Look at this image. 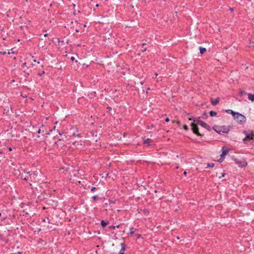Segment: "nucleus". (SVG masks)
<instances>
[{
  "label": "nucleus",
  "instance_id": "f257e3e1",
  "mask_svg": "<svg viewBox=\"0 0 254 254\" xmlns=\"http://www.w3.org/2000/svg\"><path fill=\"white\" fill-rule=\"evenodd\" d=\"M24 172L26 173L27 175H28L29 180H30L31 182H36L39 181V179H38L37 177L38 175L40 174V171L36 170L34 172H27L25 170H24Z\"/></svg>",
  "mask_w": 254,
  "mask_h": 254
},
{
  "label": "nucleus",
  "instance_id": "f03ea898",
  "mask_svg": "<svg viewBox=\"0 0 254 254\" xmlns=\"http://www.w3.org/2000/svg\"><path fill=\"white\" fill-rule=\"evenodd\" d=\"M233 118L240 124H243L246 121V117L238 112H236Z\"/></svg>",
  "mask_w": 254,
  "mask_h": 254
},
{
  "label": "nucleus",
  "instance_id": "7ed1b4c3",
  "mask_svg": "<svg viewBox=\"0 0 254 254\" xmlns=\"http://www.w3.org/2000/svg\"><path fill=\"white\" fill-rule=\"evenodd\" d=\"M190 126L191 127V130L193 132V133L195 134L196 135H197V136H202V135L201 134L199 131H198V127H197V124L194 123H191L190 124Z\"/></svg>",
  "mask_w": 254,
  "mask_h": 254
},
{
  "label": "nucleus",
  "instance_id": "20e7f679",
  "mask_svg": "<svg viewBox=\"0 0 254 254\" xmlns=\"http://www.w3.org/2000/svg\"><path fill=\"white\" fill-rule=\"evenodd\" d=\"M232 159L235 162L236 164H237L239 167H245L248 165V163L245 160H244L243 161H239L237 159L234 157L232 158Z\"/></svg>",
  "mask_w": 254,
  "mask_h": 254
},
{
  "label": "nucleus",
  "instance_id": "39448f33",
  "mask_svg": "<svg viewBox=\"0 0 254 254\" xmlns=\"http://www.w3.org/2000/svg\"><path fill=\"white\" fill-rule=\"evenodd\" d=\"M244 133H245V134H247V133L248 136L250 138V139L254 141V133L253 131L250 130H248V131L244 130Z\"/></svg>",
  "mask_w": 254,
  "mask_h": 254
},
{
  "label": "nucleus",
  "instance_id": "423d86ee",
  "mask_svg": "<svg viewBox=\"0 0 254 254\" xmlns=\"http://www.w3.org/2000/svg\"><path fill=\"white\" fill-rule=\"evenodd\" d=\"M143 143L147 144V146H150L153 143V141L150 138H146L145 137H142Z\"/></svg>",
  "mask_w": 254,
  "mask_h": 254
},
{
  "label": "nucleus",
  "instance_id": "0eeeda50",
  "mask_svg": "<svg viewBox=\"0 0 254 254\" xmlns=\"http://www.w3.org/2000/svg\"><path fill=\"white\" fill-rule=\"evenodd\" d=\"M230 150L227 147H223L222 149V152L221 155V158H220V160H221L222 157H224L230 151ZM219 161L221 162L222 161L219 160Z\"/></svg>",
  "mask_w": 254,
  "mask_h": 254
},
{
  "label": "nucleus",
  "instance_id": "6e6552de",
  "mask_svg": "<svg viewBox=\"0 0 254 254\" xmlns=\"http://www.w3.org/2000/svg\"><path fill=\"white\" fill-rule=\"evenodd\" d=\"M220 130H221V133H228L230 131V127L229 126H220Z\"/></svg>",
  "mask_w": 254,
  "mask_h": 254
},
{
  "label": "nucleus",
  "instance_id": "1a4fd4ad",
  "mask_svg": "<svg viewBox=\"0 0 254 254\" xmlns=\"http://www.w3.org/2000/svg\"><path fill=\"white\" fill-rule=\"evenodd\" d=\"M220 101V98L219 97L216 98L215 99H213V98H211L210 100L211 103L213 106H216L217 105Z\"/></svg>",
  "mask_w": 254,
  "mask_h": 254
},
{
  "label": "nucleus",
  "instance_id": "9d476101",
  "mask_svg": "<svg viewBox=\"0 0 254 254\" xmlns=\"http://www.w3.org/2000/svg\"><path fill=\"white\" fill-rule=\"evenodd\" d=\"M200 126L201 127H203L207 129L208 131H210L211 129L210 127L208 124H207L206 123H205L204 122H202L201 123Z\"/></svg>",
  "mask_w": 254,
  "mask_h": 254
},
{
  "label": "nucleus",
  "instance_id": "9b49d317",
  "mask_svg": "<svg viewBox=\"0 0 254 254\" xmlns=\"http://www.w3.org/2000/svg\"><path fill=\"white\" fill-rule=\"evenodd\" d=\"M121 249L119 253L120 254H124L125 250H126L125 245L124 243H121Z\"/></svg>",
  "mask_w": 254,
  "mask_h": 254
},
{
  "label": "nucleus",
  "instance_id": "f8f14e48",
  "mask_svg": "<svg viewBox=\"0 0 254 254\" xmlns=\"http://www.w3.org/2000/svg\"><path fill=\"white\" fill-rule=\"evenodd\" d=\"M212 128L218 134H221L220 126L215 125L212 127Z\"/></svg>",
  "mask_w": 254,
  "mask_h": 254
},
{
  "label": "nucleus",
  "instance_id": "ddd939ff",
  "mask_svg": "<svg viewBox=\"0 0 254 254\" xmlns=\"http://www.w3.org/2000/svg\"><path fill=\"white\" fill-rule=\"evenodd\" d=\"M225 112L228 113V114H231L233 116V117H234V115L236 113V112H234L233 110H230V109L226 110H225Z\"/></svg>",
  "mask_w": 254,
  "mask_h": 254
},
{
  "label": "nucleus",
  "instance_id": "4468645a",
  "mask_svg": "<svg viewBox=\"0 0 254 254\" xmlns=\"http://www.w3.org/2000/svg\"><path fill=\"white\" fill-rule=\"evenodd\" d=\"M20 178L23 180H25V181L29 180V176H28V175H27V174L25 175H24L23 174H21L20 175Z\"/></svg>",
  "mask_w": 254,
  "mask_h": 254
},
{
  "label": "nucleus",
  "instance_id": "2eb2a0df",
  "mask_svg": "<svg viewBox=\"0 0 254 254\" xmlns=\"http://www.w3.org/2000/svg\"><path fill=\"white\" fill-rule=\"evenodd\" d=\"M109 224V221H105L104 220H102L101 221V226L103 228H105L108 224Z\"/></svg>",
  "mask_w": 254,
  "mask_h": 254
},
{
  "label": "nucleus",
  "instance_id": "dca6fc26",
  "mask_svg": "<svg viewBox=\"0 0 254 254\" xmlns=\"http://www.w3.org/2000/svg\"><path fill=\"white\" fill-rule=\"evenodd\" d=\"M248 99L252 102H254V94L249 93L248 94Z\"/></svg>",
  "mask_w": 254,
  "mask_h": 254
},
{
  "label": "nucleus",
  "instance_id": "f3484780",
  "mask_svg": "<svg viewBox=\"0 0 254 254\" xmlns=\"http://www.w3.org/2000/svg\"><path fill=\"white\" fill-rule=\"evenodd\" d=\"M200 118H201V117H198V118H196V119H195V120H194V122H196V123L197 125H201V123L203 122L202 121H201V120H200Z\"/></svg>",
  "mask_w": 254,
  "mask_h": 254
},
{
  "label": "nucleus",
  "instance_id": "a211bd4d",
  "mask_svg": "<svg viewBox=\"0 0 254 254\" xmlns=\"http://www.w3.org/2000/svg\"><path fill=\"white\" fill-rule=\"evenodd\" d=\"M206 51V48L200 47H199V52L201 54H204Z\"/></svg>",
  "mask_w": 254,
  "mask_h": 254
},
{
  "label": "nucleus",
  "instance_id": "6ab92c4d",
  "mask_svg": "<svg viewBox=\"0 0 254 254\" xmlns=\"http://www.w3.org/2000/svg\"><path fill=\"white\" fill-rule=\"evenodd\" d=\"M92 199L93 200L92 201L95 202L97 200L99 199L100 197L97 195H95L92 197Z\"/></svg>",
  "mask_w": 254,
  "mask_h": 254
},
{
  "label": "nucleus",
  "instance_id": "aec40b11",
  "mask_svg": "<svg viewBox=\"0 0 254 254\" xmlns=\"http://www.w3.org/2000/svg\"><path fill=\"white\" fill-rule=\"evenodd\" d=\"M217 115V112L213 111H210L209 112V115L210 117H214L215 116Z\"/></svg>",
  "mask_w": 254,
  "mask_h": 254
},
{
  "label": "nucleus",
  "instance_id": "412c9836",
  "mask_svg": "<svg viewBox=\"0 0 254 254\" xmlns=\"http://www.w3.org/2000/svg\"><path fill=\"white\" fill-rule=\"evenodd\" d=\"M119 227H120V225H117V226H113V225H112V226H109V229H110V230H114V229H115L116 228H119Z\"/></svg>",
  "mask_w": 254,
  "mask_h": 254
},
{
  "label": "nucleus",
  "instance_id": "4be33fe9",
  "mask_svg": "<svg viewBox=\"0 0 254 254\" xmlns=\"http://www.w3.org/2000/svg\"><path fill=\"white\" fill-rule=\"evenodd\" d=\"M201 118L203 119H207L208 118V115L206 112H204L201 116Z\"/></svg>",
  "mask_w": 254,
  "mask_h": 254
},
{
  "label": "nucleus",
  "instance_id": "5701e85b",
  "mask_svg": "<svg viewBox=\"0 0 254 254\" xmlns=\"http://www.w3.org/2000/svg\"><path fill=\"white\" fill-rule=\"evenodd\" d=\"M133 230H134L135 231H136L137 229H134L133 228H130V231L129 232V234L130 235H133L134 234Z\"/></svg>",
  "mask_w": 254,
  "mask_h": 254
},
{
  "label": "nucleus",
  "instance_id": "b1692460",
  "mask_svg": "<svg viewBox=\"0 0 254 254\" xmlns=\"http://www.w3.org/2000/svg\"><path fill=\"white\" fill-rule=\"evenodd\" d=\"M72 136H78V137H81V135H80V133H76L75 132L72 133Z\"/></svg>",
  "mask_w": 254,
  "mask_h": 254
},
{
  "label": "nucleus",
  "instance_id": "393cba45",
  "mask_svg": "<svg viewBox=\"0 0 254 254\" xmlns=\"http://www.w3.org/2000/svg\"><path fill=\"white\" fill-rule=\"evenodd\" d=\"M240 94L241 95H245L247 94V93L244 91V90H240Z\"/></svg>",
  "mask_w": 254,
  "mask_h": 254
},
{
  "label": "nucleus",
  "instance_id": "a878e982",
  "mask_svg": "<svg viewBox=\"0 0 254 254\" xmlns=\"http://www.w3.org/2000/svg\"><path fill=\"white\" fill-rule=\"evenodd\" d=\"M47 221H48V223H50V220L49 219L48 217H47L46 218H44V219H43L42 221L43 222H46Z\"/></svg>",
  "mask_w": 254,
  "mask_h": 254
},
{
  "label": "nucleus",
  "instance_id": "bb28decb",
  "mask_svg": "<svg viewBox=\"0 0 254 254\" xmlns=\"http://www.w3.org/2000/svg\"><path fill=\"white\" fill-rule=\"evenodd\" d=\"M214 166V163H208L207 164V167H213Z\"/></svg>",
  "mask_w": 254,
  "mask_h": 254
},
{
  "label": "nucleus",
  "instance_id": "cd10ccee",
  "mask_svg": "<svg viewBox=\"0 0 254 254\" xmlns=\"http://www.w3.org/2000/svg\"><path fill=\"white\" fill-rule=\"evenodd\" d=\"M183 127H184V129L185 130H189V127L186 125H184Z\"/></svg>",
  "mask_w": 254,
  "mask_h": 254
},
{
  "label": "nucleus",
  "instance_id": "c85d7f7f",
  "mask_svg": "<svg viewBox=\"0 0 254 254\" xmlns=\"http://www.w3.org/2000/svg\"><path fill=\"white\" fill-rule=\"evenodd\" d=\"M45 73V71L43 70L42 72L38 73V75L39 76H41L43 74H44Z\"/></svg>",
  "mask_w": 254,
  "mask_h": 254
},
{
  "label": "nucleus",
  "instance_id": "c756f323",
  "mask_svg": "<svg viewBox=\"0 0 254 254\" xmlns=\"http://www.w3.org/2000/svg\"><path fill=\"white\" fill-rule=\"evenodd\" d=\"M96 190H97V188H96V187H92V188L91 189V191L92 192H94Z\"/></svg>",
  "mask_w": 254,
  "mask_h": 254
},
{
  "label": "nucleus",
  "instance_id": "7c9ffc66",
  "mask_svg": "<svg viewBox=\"0 0 254 254\" xmlns=\"http://www.w3.org/2000/svg\"><path fill=\"white\" fill-rule=\"evenodd\" d=\"M195 119H196L195 118H194V117H191L190 118H189V120L190 121H191V120H192V121H194V120H195Z\"/></svg>",
  "mask_w": 254,
  "mask_h": 254
},
{
  "label": "nucleus",
  "instance_id": "2f4dec72",
  "mask_svg": "<svg viewBox=\"0 0 254 254\" xmlns=\"http://www.w3.org/2000/svg\"><path fill=\"white\" fill-rule=\"evenodd\" d=\"M107 112H109L112 110V108L111 107H108L107 108Z\"/></svg>",
  "mask_w": 254,
  "mask_h": 254
},
{
  "label": "nucleus",
  "instance_id": "473e14b6",
  "mask_svg": "<svg viewBox=\"0 0 254 254\" xmlns=\"http://www.w3.org/2000/svg\"><path fill=\"white\" fill-rule=\"evenodd\" d=\"M246 135V137L247 138V141H250V140H252L248 136L247 134H245Z\"/></svg>",
  "mask_w": 254,
  "mask_h": 254
},
{
  "label": "nucleus",
  "instance_id": "72a5a7b5",
  "mask_svg": "<svg viewBox=\"0 0 254 254\" xmlns=\"http://www.w3.org/2000/svg\"><path fill=\"white\" fill-rule=\"evenodd\" d=\"M0 54L2 55H5L6 52L5 51H0Z\"/></svg>",
  "mask_w": 254,
  "mask_h": 254
},
{
  "label": "nucleus",
  "instance_id": "f704fd0d",
  "mask_svg": "<svg viewBox=\"0 0 254 254\" xmlns=\"http://www.w3.org/2000/svg\"><path fill=\"white\" fill-rule=\"evenodd\" d=\"M141 237V235L140 234H137L136 235V238L138 239H139Z\"/></svg>",
  "mask_w": 254,
  "mask_h": 254
},
{
  "label": "nucleus",
  "instance_id": "c9c22d12",
  "mask_svg": "<svg viewBox=\"0 0 254 254\" xmlns=\"http://www.w3.org/2000/svg\"><path fill=\"white\" fill-rule=\"evenodd\" d=\"M225 174H226L225 173L222 174L221 176H219V178H221L222 177H224L225 176Z\"/></svg>",
  "mask_w": 254,
  "mask_h": 254
},
{
  "label": "nucleus",
  "instance_id": "e433bc0d",
  "mask_svg": "<svg viewBox=\"0 0 254 254\" xmlns=\"http://www.w3.org/2000/svg\"><path fill=\"white\" fill-rule=\"evenodd\" d=\"M170 121V119L169 118H167L165 119V122H168Z\"/></svg>",
  "mask_w": 254,
  "mask_h": 254
},
{
  "label": "nucleus",
  "instance_id": "4c0bfd02",
  "mask_svg": "<svg viewBox=\"0 0 254 254\" xmlns=\"http://www.w3.org/2000/svg\"><path fill=\"white\" fill-rule=\"evenodd\" d=\"M70 60H71L72 61H74V60H75V58H74V57H71L70 58Z\"/></svg>",
  "mask_w": 254,
  "mask_h": 254
},
{
  "label": "nucleus",
  "instance_id": "58836bf2",
  "mask_svg": "<svg viewBox=\"0 0 254 254\" xmlns=\"http://www.w3.org/2000/svg\"><path fill=\"white\" fill-rule=\"evenodd\" d=\"M37 133L39 134L41 133V129H38V130L37 131Z\"/></svg>",
  "mask_w": 254,
  "mask_h": 254
},
{
  "label": "nucleus",
  "instance_id": "ea45409f",
  "mask_svg": "<svg viewBox=\"0 0 254 254\" xmlns=\"http://www.w3.org/2000/svg\"><path fill=\"white\" fill-rule=\"evenodd\" d=\"M243 141L245 142V141H247V138L245 137V138H244L243 139Z\"/></svg>",
  "mask_w": 254,
  "mask_h": 254
},
{
  "label": "nucleus",
  "instance_id": "a19ab883",
  "mask_svg": "<svg viewBox=\"0 0 254 254\" xmlns=\"http://www.w3.org/2000/svg\"><path fill=\"white\" fill-rule=\"evenodd\" d=\"M146 51V48H144V49H142V50H141V51L142 52H145Z\"/></svg>",
  "mask_w": 254,
  "mask_h": 254
},
{
  "label": "nucleus",
  "instance_id": "79ce46f5",
  "mask_svg": "<svg viewBox=\"0 0 254 254\" xmlns=\"http://www.w3.org/2000/svg\"><path fill=\"white\" fill-rule=\"evenodd\" d=\"M23 98H26L27 97V95H23V94H21V95Z\"/></svg>",
  "mask_w": 254,
  "mask_h": 254
},
{
  "label": "nucleus",
  "instance_id": "37998d69",
  "mask_svg": "<svg viewBox=\"0 0 254 254\" xmlns=\"http://www.w3.org/2000/svg\"><path fill=\"white\" fill-rule=\"evenodd\" d=\"M26 63H24L23 64H22V66H26Z\"/></svg>",
  "mask_w": 254,
  "mask_h": 254
},
{
  "label": "nucleus",
  "instance_id": "c03bdc74",
  "mask_svg": "<svg viewBox=\"0 0 254 254\" xmlns=\"http://www.w3.org/2000/svg\"><path fill=\"white\" fill-rule=\"evenodd\" d=\"M8 150H9V151H12V148H11V147H9V148H8Z\"/></svg>",
  "mask_w": 254,
  "mask_h": 254
},
{
  "label": "nucleus",
  "instance_id": "a18cd8bd",
  "mask_svg": "<svg viewBox=\"0 0 254 254\" xmlns=\"http://www.w3.org/2000/svg\"><path fill=\"white\" fill-rule=\"evenodd\" d=\"M187 172H186V171H185V172H184V175H185V176H186V175H187Z\"/></svg>",
  "mask_w": 254,
  "mask_h": 254
},
{
  "label": "nucleus",
  "instance_id": "49530a36",
  "mask_svg": "<svg viewBox=\"0 0 254 254\" xmlns=\"http://www.w3.org/2000/svg\"><path fill=\"white\" fill-rule=\"evenodd\" d=\"M230 10L231 12H233L234 11V9L233 8H230Z\"/></svg>",
  "mask_w": 254,
  "mask_h": 254
},
{
  "label": "nucleus",
  "instance_id": "de8ad7c7",
  "mask_svg": "<svg viewBox=\"0 0 254 254\" xmlns=\"http://www.w3.org/2000/svg\"><path fill=\"white\" fill-rule=\"evenodd\" d=\"M3 153V151L1 150H0V155L2 154Z\"/></svg>",
  "mask_w": 254,
  "mask_h": 254
},
{
  "label": "nucleus",
  "instance_id": "09e8293b",
  "mask_svg": "<svg viewBox=\"0 0 254 254\" xmlns=\"http://www.w3.org/2000/svg\"><path fill=\"white\" fill-rule=\"evenodd\" d=\"M146 44L145 43H143L142 44V45L143 46L146 45Z\"/></svg>",
  "mask_w": 254,
  "mask_h": 254
},
{
  "label": "nucleus",
  "instance_id": "8fccbe9b",
  "mask_svg": "<svg viewBox=\"0 0 254 254\" xmlns=\"http://www.w3.org/2000/svg\"><path fill=\"white\" fill-rule=\"evenodd\" d=\"M44 36L45 37H47V36H48V34H47V33H46V34H45L44 35Z\"/></svg>",
  "mask_w": 254,
  "mask_h": 254
},
{
  "label": "nucleus",
  "instance_id": "3c124183",
  "mask_svg": "<svg viewBox=\"0 0 254 254\" xmlns=\"http://www.w3.org/2000/svg\"><path fill=\"white\" fill-rule=\"evenodd\" d=\"M34 62L36 63V62H37L36 60H34ZM37 63H38V64H39V62H37Z\"/></svg>",
  "mask_w": 254,
  "mask_h": 254
},
{
  "label": "nucleus",
  "instance_id": "603ef678",
  "mask_svg": "<svg viewBox=\"0 0 254 254\" xmlns=\"http://www.w3.org/2000/svg\"><path fill=\"white\" fill-rule=\"evenodd\" d=\"M177 123H178L179 125H180V121H178V122H177Z\"/></svg>",
  "mask_w": 254,
  "mask_h": 254
},
{
  "label": "nucleus",
  "instance_id": "864d4df0",
  "mask_svg": "<svg viewBox=\"0 0 254 254\" xmlns=\"http://www.w3.org/2000/svg\"><path fill=\"white\" fill-rule=\"evenodd\" d=\"M75 31H76V32H79V30H77V29H76V30H75Z\"/></svg>",
  "mask_w": 254,
  "mask_h": 254
},
{
  "label": "nucleus",
  "instance_id": "5fc2aeb1",
  "mask_svg": "<svg viewBox=\"0 0 254 254\" xmlns=\"http://www.w3.org/2000/svg\"><path fill=\"white\" fill-rule=\"evenodd\" d=\"M154 192H155V193L157 192V190H154Z\"/></svg>",
  "mask_w": 254,
  "mask_h": 254
},
{
  "label": "nucleus",
  "instance_id": "6e6d98bb",
  "mask_svg": "<svg viewBox=\"0 0 254 254\" xmlns=\"http://www.w3.org/2000/svg\"><path fill=\"white\" fill-rule=\"evenodd\" d=\"M40 241L44 242L43 240L40 239Z\"/></svg>",
  "mask_w": 254,
  "mask_h": 254
},
{
  "label": "nucleus",
  "instance_id": "4d7b16f0",
  "mask_svg": "<svg viewBox=\"0 0 254 254\" xmlns=\"http://www.w3.org/2000/svg\"><path fill=\"white\" fill-rule=\"evenodd\" d=\"M7 54H8V55H9V54H10V52H8V53H7Z\"/></svg>",
  "mask_w": 254,
  "mask_h": 254
},
{
  "label": "nucleus",
  "instance_id": "13d9d810",
  "mask_svg": "<svg viewBox=\"0 0 254 254\" xmlns=\"http://www.w3.org/2000/svg\"><path fill=\"white\" fill-rule=\"evenodd\" d=\"M161 198H162V197H159V199H161Z\"/></svg>",
  "mask_w": 254,
  "mask_h": 254
},
{
  "label": "nucleus",
  "instance_id": "bf43d9fd",
  "mask_svg": "<svg viewBox=\"0 0 254 254\" xmlns=\"http://www.w3.org/2000/svg\"><path fill=\"white\" fill-rule=\"evenodd\" d=\"M8 111H8V110H7V111L6 112V114H7V113H8Z\"/></svg>",
  "mask_w": 254,
  "mask_h": 254
},
{
  "label": "nucleus",
  "instance_id": "052dcab7",
  "mask_svg": "<svg viewBox=\"0 0 254 254\" xmlns=\"http://www.w3.org/2000/svg\"><path fill=\"white\" fill-rule=\"evenodd\" d=\"M92 135H94V133H92Z\"/></svg>",
  "mask_w": 254,
  "mask_h": 254
},
{
  "label": "nucleus",
  "instance_id": "680f3d73",
  "mask_svg": "<svg viewBox=\"0 0 254 254\" xmlns=\"http://www.w3.org/2000/svg\"><path fill=\"white\" fill-rule=\"evenodd\" d=\"M108 176V174H106V176Z\"/></svg>",
  "mask_w": 254,
  "mask_h": 254
},
{
  "label": "nucleus",
  "instance_id": "e2e57ef3",
  "mask_svg": "<svg viewBox=\"0 0 254 254\" xmlns=\"http://www.w3.org/2000/svg\"><path fill=\"white\" fill-rule=\"evenodd\" d=\"M1 213L0 212V217L1 216Z\"/></svg>",
  "mask_w": 254,
  "mask_h": 254
}]
</instances>
